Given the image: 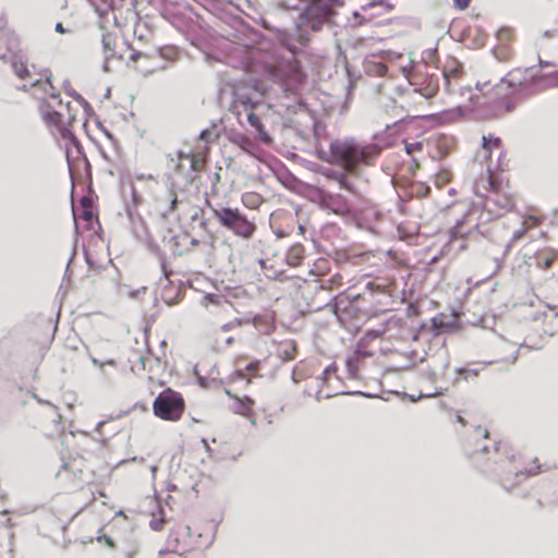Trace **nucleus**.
Segmentation results:
<instances>
[{"label":"nucleus","instance_id":"nucleus-40","mask_svg":"<svg viewBox=\"0 0 558 558\" xmlns=\"http://www.w3.org/2000/svg\"><path fill=\"white\" fill-rule=\"evenodd\" d=\"M163 524H165V521L162 518L160 519H157V518H154L149 525L150 527L154 530V531H161L163 529Z\"/></svg>","mask_w":558,"mask_h":558},{"label":"nucleus","instance_id":"nucleus-37","mask_svg":"<svg viewBox=\"0 0 558 558\" xmlns=\"http://www.w3.org/2000/svg\"><path fill=\"white\" fill-rule=\"evenodd\" d=\"M315 268L314 270H312L313 274H316V275H324L325 271L328 269V260L326 258H319L316 263H315Z\"/></svg>","mask_w":558,"mask_h":558},{"label":"nucleus","instance_id":"nucleus-17","mask_svg":"<svg viewBox=\"0 0 558 558\" xmlns=\"http://www.w3.org/2000/svg\"><path fill=\"white\" fill-rule=\"evenodd\" d=\"M208 154H209V147L204 146L202 148H196L192 153L179 151L178 158H179V160H184V159L190 160L192 170L201 171L204 169V167L207 162Z\"/></svg>","mask_w":558,"mask_h":558},{"label":"nucleus","instance_id":"nucleus-18","mask_svg":"<svg viewBox=\"0 0 558 558\" xmlns=\"http://www.w3.org/2000/svg\"><path fill=\"white\" fill-rule=\"evenodd\" d=\"M468 248V240L458 233L457 230H451L448 234V240L442 248V254H459Z\"/></svg>","mask_w":558,"mask_h":558},{"label":"nucleus","instance_id":"nucleus-21","mask_svg":"<svg viewBox=\"0 0 558 558\" xmlns=\"http://www.w3.org/2000/svg\"><path fill=\"white\" fill-rule=\"evenodd\" d=\"M258 104L259 100H255L246 94L236 93L232 107L236 114H241V109H243L244 111H248L252 110Z\"/></svg>","mask_w":558,"mask_h":558},{"label":"nucleus","instance_id":"nucleus-14","mask_svg":"<svg viewBox=\"0 0 558 558\" xmlns=\"http://www.w3.org/2000/svg\"><path fill=\"white\" fill-rule=\"evenodd\" d=\"M490 204L495 205L500 211H510L513 209L515 205V196L509 190V184L502 187L501 191L497 192L493 196H486L485 206L488 207L489 210Z\"/></svg>","mask_w":558,"mask_h":558},{"label":"nucleus","instance_id":"nucleus-27","mask_svg":"<svg viewBox=\"0 0 558 558\" xmlns=\"http://www.w3.org/2000/svg\"><path fill=\"white\" fill-rule=\"evenodd\" d=\"M264 202V197L256 192H245L241 196L243 206L252 210L258 209Z\"/></svg>","mask_w":558,"mask_h":558},{"label":"nucleus","instance_id":"nucleus-10","mask_svg":"<svg viewBox=\"0 0 558 558\" xmlns=\"http://www.w3.org/2000/svg\"><path fill=\"white\" fill-rule=\"evenodd\" d=\"M425 145L433 160H441L456 149L457 142L451 135L435 133L425 138Z\"/></svg>","mask_w":558,"mask_h":558},{"label":"nucleus","instance_id":"nucleus-54","mask_svg":"<svg viewBox=\"0 0 558 558\" xmlns=\"http://www.w3.org/2000/svg\"><path fill=\"white\" fill-rule=\"evenodd\" d=\"M513 108V104H510L509 101L506 104V110L510 111Z\"/></svg>","mask_w":558,"mask_h":558},{"label":"nucleus","instance_id":"nucleus-4","mask_svg":"<svg viewBox=\"0 0 558 558\" xmlns=\"http://www.w3.org/2000/svg\"><path fill=\"white\" fill-rule=\"evenodd\" d=\"M513 94L532 95L558 86V71L544 73L541 68H517L508 72L502 81Z\"/></svg>","mask_w":558,"mask_h":558},{"label":"nucleus","instance_id":"nucleus-39","mask_svg":"<svg viewBox=\"0 0 558 558\" xmlns=\"http://www.w3.org/2000/svg\"><path fill=\"white\" fill-rule=\"evenodd\" d=\"M71 472H73V465H71L70 463H64L60 471L58 472V477L66 478L69 477Z\"/></svg>","mask_w":558,"mask_h":558},{"label":"nucleus","instance_id":"nucleus-42","mask_svg":"<svg viewBox=\"0 0 558 558\" xmlns=\"http://www.w3.org/2000/svg\"><path fill=\"white\" fill-rule=\"evenodd\" d=\"M454 7L459 10H465L469 5L471 0H453Z\"/></svg>","mask_w":558,"mask_h":558},{"label":"nucleus","instance_id":"nucleus-3","mask_svg":"<svg viewBox=\"0 0 558 558\" xmlns=\"http://www.w3.org/2000/svg\"><path fill=\"white\" fill-rule=\"evenodd\" d=\"M263 77L278 85L283 93L291 95L299 94L306 82V74L294 57L267 62L263 69Z\"/></svg>","mask_w":558,"mask_h":558},{"label":"nucleus","instance_id":"nucleus-45","mask_svg":"<svg viewBox=\"0 0 558 558\" xmlns=\"http://www.w3.org/2000/svg\"><path fill=\"white\" fill-rule=\"evenodd\" d=\"M339 183H340V186L342 189L351 190V186L347 182V175L345 174H341L340 175Z\"/></svg>","mask_w":558,"mask_h":558},{"label":"nucleus","instance_id":"nucleus-33","mask_svg":"<svg viewBox=\"0 0 558 558\" xmlns=\"http://www.w3.org/2000/svg\"><path fill=\"white\" fill-rule=\"evenodd\" d=\"M496 38L498 44H511L514 41V31L511 27H501L497 34Z\"/></svg>","mask_w":558,"mask_h":558},{"label":"nucleus","instance_id":"nucleus-11","mask_svg":"<svg viewBox=\"0 0 558 558\" xmlns=\"http://www.w3.org/2000/svg\"><path fill=\"white\" fill-rule=\"evenodd\" d=\"M494 153L498 154L496 169L501 172L505 171L508 167V162L506 161L507 150L501 138L494 133L483 135L480 155H482L485 161L489 162Z\"/></svg>","mask_w":558,"mask_h":558},{"label":"nucleus","instance_id":"nucleus-52","mask_svg":"<svg viewBox=\"0 0 558 558\" xmlns=\"http://www.w3.org/2000/svg\"><path fill=\"white\" fill-rule=\"evenodd\" d=\"M461 73H462V71L460 69H454V70H452L451 75L459 76Z\"/></svg>","mask_w":558,"mask_h":558},{"label":"nucleus","instance_id":"nucleus-32","mask_svg":"<svg viewBox=\"0 0 558 558\" xmlns=\"http://www.w3.org/2000/svg\"><path fill=\"white\" fill-rule=\"evenodd\" d=\"M253 324L264 333H270L274 329V320L268 316H256L253 319Z\"/></svg>","mask_w":558,"mask_h":558},{"label":"nucleus","instance_id":"nucleus-13","mask_svg":"<svg viewBox=\"0 0 558 558\" xmlns=\"http://www.w3.org/2000/svg\"><path fill=\"white\" fill-rule=\"evenodd\" d=\"M508 182H505L498 174H496L490 167L487 172L481 175L475 182V192L477 194L489 193L493 196L497 192L501 191Z\"/></svg>","mask_w":558,"mask_h":558},{"label":"nucleus","instance_id":"nucleus-28","mask_svg":"<svg viewBox=\"0 0 558 558\" xmlns=\"http://www.w3.org/2000/svg\"><path fill=\"white\" fill-rule=\"evenodd\" d=\"M304 246L302 244H295L291 246L287 254V263L292 267H298L304 259Z\"/></svg>","mask_w":558,"mask_h":558},{"label":"nucleus","instance_id":"nucleus-58","mask_svg":"<svg viewBox=\"0 0 558 558\" xmlns=\"http://www.w3.org/2000/svg\"><path fill=\"white\" fill-rule=\"evenodd\" d=\"M445 77L448 80L449 78V74L445 72Z\"/></svg>","mask_w":558,"mask_h":558},{"label":"nucleus","instance_id":"nucleus-2","mask_svg":"<svg viewBox=\"0 0 558 558\" xmlns=\"http://www.w3.org/2000/svg\"><path fill=\"white\" fill-rule=\"evenodd\" d=\"M373 143H359L353 138L337 140L330 144L329 162L340 166L348 173H355L360 166L371 165L379 155Z\"/></svg>","mask_w":558,"mask_h":558},{"label":"nucleus","instance_id":"nucleus-25","mask_svg":"<svg viewBox=\"0 0 558 558\" xmlns=\"http://www.w3.org/2000/svg\"><path fill=\"white\" fill-rule=\"evenodd\" d=\"M234 400V412L241 414L243 416H252L253 415V407L254 400L248 397L239 398L233 396Z\"/></svg>","mask_w":558,"mask_h":558},{"label":"nucleus","instance_id":"nucleus-16","mask_svg":"<svg viewBox=\"0 0 558 558\" xmlns=\"http://www.w3.org/2000/svg\"><path fill=\"white\" fill-rule=\"evenodd\" d=\"M320 204L324 208L331 210L337 215L344 216L350 213V205L340 194H323Z\"/></svg>","mask_w":558,"mask_h":558},{"label":"nucleus","instance_id":"nucleus-19","mask_svg":"<svg viewBox=\"0 0 558 558\" xmlns=\"http://www.w3.org/2000/svg\"><path fill=\"white\" fill-rule=\"evenodd\" d=\"M281 223H286L287 227H291L290 230L277 229L276 233L281 238L288 236L291 233V230L294 226V219H293L292 214L289 211L282 210V209H279V210L275 211L274 214H271V225L276 226V225H281Z\"/></svg>","mask_w":558,"mask_h":558},{"label":"nucleus","instance_id":"nucleus-34","mask_svg":"<svg viewBox=\"0 0 558 558\" xmlns=\"http://www.w3.org/2000/svg\"><path fill=\"white\" fill-rule=\"evenodd\" d=\"M451 181V173L448 170H441L439 171L434 179V184L441 189L445 185H447Z\"/></svg>","mask_w":558,"mask_h":558},{"label":"nucleus","instance_id":"nucleus-5","mask_svg":"<svg viewBox=\"0 0 558 558\" xmlns=\"http://www.w3.org/2000/svg\"><path fill=\"white\" fill-rule=\"evenodd\" d=\"M185 408L183 396L171 388L162 390L153 403L154 415L168 422H179L185 412Z\"/></svg>","mask_w":558,"mask_h":558},{"label":"nucleus","instance_id":"nucleus-44","mask_svg":"<svg viewBox=\"0 0 558 558\" xmlns=\"http://www.w3.org/2000/svg\"><path fill=\"white\" fill-rule=\"evenodd\" d=\"M177 203H178L177 193L174 191H170V207H169V209L174 210L177 207Z\"/></svg>","mask_w":558,"mask_h":558},{"label":"nucleus","instance_id":"nucleus-30","mask_svg":"<svg viewBox=\"0 0 558 558\" xmlns=\"http://www.w3.org/2000/svg\"><path fill=\"white\" fill-rule=\"evenodd\" d=\"M414 90L416 93H420L426 99H430V98L435 97L439 90L438 81L430 77L424 87H422L420 89L415 88Z\"/></svg>","mask_w":558,"mask_h":558},{"label":"nucleus","instance_id":"nucleus-53","mask_svg":"<svg viewBox=\"0 0 558 558\" xmlns=\"http://www.w3.org/2000/svg\"><path fill=\"white\" fill-rule=\"evenodd\" d=\"M340 279H341V276L340 275H337L333 277L332 281L340 284Z\"/></svg>","mask_w":558,"mask_h":558},{"label":"nucleus","instance_id":"nucleus-43","mask_svg":"<svg viewBox=\"0 0 558 558\" xmlns=\"http://www.w3.org/2000/svg\"><path fill=\"white\" fill-rule=\"evenodd\" d=\"M254 89L257 90L262 96H266L268 94V88L264 86V83H256L254 85Z\"/></svg>","mask_w":558,"mask_h":558},{"label":"nucleus","instance_id":"nucleus-50","mask_svg":"<svg viewBox=\"0 0 558 558\" xmlns=\"http://www.w3.org/2000/svg\"><path fill=\"white\" fill-rule=\"evenodd\" d=\"M209 136L208 131H203L199 135V140L207 142V137Z\"/></svg>","mask_w":558,"mask_h":558},{"label":"nucleus","instance_id":"nucleus-20","mask_svg":"<svg viewBox=\"0 0 558 558\" xmlns=\"http://www.w3.org/2000/svg\"><path fill=\"white\" fill-rule=\"evenodd\" d=\"M534 259L536 262V266L542 270H548L553 267V264L556 259H558V254L550 250V248H544L541 251H537L534 254Z\"/></svg>","mask_w":558,"mask_h":558},{"label":"nucleus","instance_id":"nucleus-49","mask_svg":"<svg viewBox=\"0 0 558 558\" xmlns=\"http://www.w3.org/2000/svg\"><path fill=\"white\" fill-rule=\"evenodd\" d=\"M56 31H57L58 33H60V34H64V33H65V29H64V27H63L62 23H57V25H56Z\"/></svg>","mask_w":558,"mask_h":558},{"label":"nucleus","instance_id":"nucleus-35","mask_svg":"<svg viewBox=\"0 0 558 558\" xmlns=\"http://www.w3.org/2000/svg\"><path fill=\"white\" fill-rule=\"evenodd\" d=\"M463 413L469 416V420H466L461 413H458L456 415L457 422L460 423L462 426L478 423V417L476 413H469L466 411H464Z\"/></svg>","mask_w":558,"mask_h":558},{"label":"nucleus","instance_id":"nucleus-23","mask_svg":"<svg viewBox=\"0 0 558 558\" xmlns=\"http://www.w3.org/2000/svg\"><path fill=\"white\" fill-rule=\"evenodd\" d=\"M477 433H478V435L482 436L483 444L480 445L478 449L474 450V453L478 452V451L484 452V453H490L492 450L494 452L499 451L500 442H498L496 440H492L487 429L482 430L481 426H477Z\"/></svg>","mask_w":558,"mask_h":558},{"label":"nucleus","instance_id":"nucleus-56","mask_svg":"<svg viewBox=\"0 0 558 558\" xmlns=\"http://www.w3.org/2000/svg\"><path fill=\"white\" fill-rule=\"evenodd\" d=\"M299 230H300L301 233H304L305 228L303 226H299Z\"/></svg>","mask_w":558,"mask_h":558},{"label":"nucleus","instance_id":"nucleus-12","mask_svg":"<svg viewBox=\"0 0 558 558\" xmlns=\"http://www.w3.org/2000/svg\"><path fill=\"white\" fill-rule=\"evenodd\" d=\"M16 52H21V39L8 19L0 15V59L4 60Z\"/></svg>","mask_w":558,"mask_h":558},{"label":"nucleus","instance_id":"nucleus-7","mask_svg":"<svg viewBox=\"0 0 558 558\" xmlns=\"http://www.w3.org/2000/svg\"><path fill=\"white\" fill-rule=\"evenodd\" d=\"M10 57L12 71L19 80L28 83L35 88H51L53 75L49 69L36 70L34 64L28 65L22 60L20 52L10 54Z\"/></svg>","mask_w":558,"mask_h":558},{"label":"nucleus","instance_id":"nucleus-26","mask_svg":"<svg viewBox=\"0 0 558 558\" xmlns=\"http://www.w3.org/2000/svg\"><path fill=\"white\" fill-rule=\"evenodd\" d=\"M493 53L500 62H509L514 57V49L511 44H498L493 49Z\"/></svg>","mask_w":558,"mask_h":558},{"label":"nucleus","instance_id":"nucleus-38","mask_svg":"<svg viewBox=\"0 0 558 558\" xmlns=\"http://www.w3.org/2000/svg\"><path fill=\"white\" fill-rule=\"evenodd\" d=\"M541 471H542V468H541V464L538 463V459L537 458L533 459V465L532 466L524 468V472L527 475H535V474H538Z\"/></svg>","mask_w":558,"mask_h":558},{"label":"nucleus","instance_id":"nucleus-36","mask_svg":"<svg viewBox=\"0 0 558 558\" xmlns=\"http://www.w3.org/2000/svg\"><path fill=\"white\" fill-rule=\"evenodd\" d=\"M247 121L257 131H259V132L263 131V123H262L259 117L256 113H254L252 110H248V112H247Z\"/></svg>","mask_w":558,"mask_h":558},{"label":"nucleus","instance_id":"nucleus-1","mask_svg":"<svg viewBox=\"0 0 558 558\" xmlns=\"http://www.w3.org/2000/svg\"><path fill=\"white\" fill-rule=\"evenodd\" d=\"M45 95L40 98V113L45 123L65 142L74 143L75 137L71 124L75 119L70 101L64 102L60 93L51 84V88L41 89Z\"/></svg>","mask_w":558,"mask_h":558},{"label":"nucleus","instance_id":"nucleus-9","mask_svg":"<svg viewBox=\"0 0 558 558\" xmlns=\"http://www.w3.org/2000/svg\"><path fill=\"white\" fill-rule=\"evenodd\" d=\"M203 533L199 523L193 521L191 523H179L170 534V542L178 553H187L203 545Z\"/></svg>","mask_w":558,"mask_h":558},{"label":"nucleus","instance_id":"nucleus-57","mask_svg":"<svg viewBox=\"0 0 558 558\" xmlns=\"http://www.w3.org/2000/svg\"><path fill=\"white\" fill-rule=\"evenodd\" d=\"M100 497H106V494L104 492L98 493Z\"/></svg>","mask_w":558,"mask_h":558},{"label":"nucleus","instance_id":"nucleus-55","mask_svg":"<svg viewBox=\"0 0 558 558\" xmlns=\"http://www.w3.org/2000/svg\"><path fill=\"white\" fill-rule=\"evenodd\" d=\"M373 288H374V283L373 282H368L367 283V289L373 291Z\"/></svg>","mask_w":558,"mask_h":558},{"label":"nucleus","instance_id":"nucleus-6","mask_svg":"<svg viewBox=\"0 0 558 558\" xmlns=\"http://www.w3.org/2000/svg\"><path fill=\"white\" fill-rule=\"evenodd\" d=\"M213 215L222 227L231 230L238 236L251 239L256 232L255 222L248 220L239 208H215Z\"/></svg>","mask_w":558,"mask_h":558},{"label":"nucleus","instance_id":"nucleus-22","mask_svg":"<svg viewBox=\"0 0 558 558\" xmlns=\"http://www.w3.org/2000/svg\"><path fill=\"white\" fill-rule=\"evenodd\" d=\"M81 211L78 214L74 213V217L77 220H83L86 222L85 228L90 229L93 219H94V213L92 207V202L87 197H83L81 199Z\"/></svg>","mask_w":558,"mask_h":558},{"label":"nucleus","instance_id":"nucleus-31","mask_svg":"<svg viewBox=\"0 0 558 558\" xmlns=\"http://www.w3.org/2000/svg\"><path fill=\"white\" fill-rule=\"evenodd\" d=\"M456 377L452 380V384L457 385L461 383L462 380H473L478 376V372L476 369L471 368H457L456 371Z\"/></svg>","mask_w":558,"mask_h":558},{"label":"nucleus","instance_id":"nucleus-47","mask_svg":"<svg viewBox=\"0 0 558 558\" xmlns=\"http://www.w3.org/2000/svg\"><path fill=\"white\" fill-rule=\"evenodd\" d=\"M135 70L138 71L140 73H142L143 75H148L155 71L154 69L150 70V69H146V68H143L140 65H136Z\"/></svg>","mask_w":558,"mask_h":558},{"label":"nucleus","instance_id":"nucleus-51","mask_svg":"<svg viewBox=\"0 0 558 558\" xmlns=\"http://www.w3.org/2000/svg\"><path fill=\"white\" fill-rule=\"evenodd\" d=\"M104 539L108 544V546L114 547V544H113L112 539L109 536H105Z\"/></svg>","mask_w":558,"mask_h":558},{"label":"nucleus","instance_id":"nucleus-8","mask_svg":"<svg viewBox=\"0 0 558 558\" xmlns=\"http://www.w3.org/2000/svg\"><path fill=\"white\" fill-rule=\"evenodd\" d=\"M102 47L107 59H119L134 63L140 60H150L149 56L135 51L126 40L116 33L104 34Z\"/></svg>","mask_w":558,"mask_h":558},{"label":"nucleus","instance_id":"nucleus-48","mask_svg":"<svg viewBox=\"0 0 558 558\" xmlns=\"http://www.w3.org/2000/svg\"><path fill=\"white\" fill-rule=\"evenodd\" d=\"M360 357L357 355L350 357L347 361V365L351 368L352 365H359Z\"/></svg>","mask_w":558,"mask_h":558},{"label":"nucleus","instance_id":"nucleus-24","mask_svg":"<svg viewBox=\"0 0 558 558\" xmlns=\"http://www.w3.org/2000/svg\"><path fill=\"white\" fill-rule=\"evenodd\" d=\"M404 149H405V153L412 157L413 171L418 170L421 166H420V162L416 159L415 155L417 153H422L423 150H426L425 138L420 142H411V143L404 142Z\"/></svg>","mask_w":558,"mask_h":558},{"label":"nucleus","instance_id":"nucleus-15","mask_svg":"<svg viewBox=\"0 0 558 558\" xmlns=\"http://www.w3.org/2000/svg\"><path fill=\"white\" fill-rule=\"evenodd\" d=\"M545 215L539 209L535 207L529 208L522 217L521 229L515 232L514 236L518 239L523 236L530 230L539 227L545 221Z\"/></svg>","mask_w":558,"mask_h":558},{"label":"nucleus","instance_id":"nucleus-46","mask_svg":"<svg viewBox=\"0 0 558 558\" xmlns=\"http://www.w3.org/2000/svg\"><path fill=\"white\" fill-rule=\"evenodd\" d=\"M259 365H260V361H254V362H251L246 368L248 372L253 373L259 368Z\"/></svg>","mask_w":558,"mask_h":558},{"label":"nucleus","instance_id":"nucleus-41","mask_svg":"<svg viewBox=\"0 0 558 558\" xmlns=\"http://www.w3.org/2000/svg\"><path fill=\"white\" fill-rule=\"evenodd\" d=\"M430 193V187L428 185H425L423 183H420L418 184V187H417V194L422 197H426L428 196Z\"/></svg>","mask_w":558,"mask_h":558},{"label":"nucleus","instance_id":"nucleus-29","mask_svg":"<svg viewBox=\"0 0 558 558\" xmlns=\"http://www.w3.org/2000/svg\"><path fill=\"white\" fill-rule=\"evenodd\" d=\"M105 344L106 343H102L101 341L96 343V345L94 347V352H89V356L93 363L99 367H104L106 365L116 366V362L111 356H95V353H98L97 351L100 350Z\"/></svg>","mask_w":558,"mask_h":558}]
</instances>
